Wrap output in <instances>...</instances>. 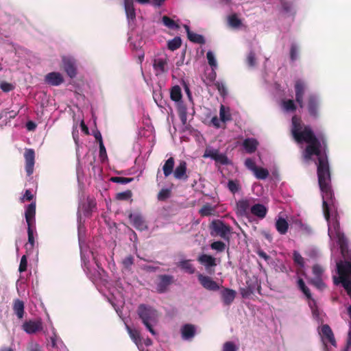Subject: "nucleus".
Returning <instances> with one entry per match:
<instances>
[{"label":"nucleus","instance_id":"f257e3e1","mask_svg":"<svg viewBox=\"0 0 351 351\" xmlns=\"http://www.w3.org/2000/svg\"><path fill=\"white\" fill-rule=\"evenodd\" d=\"M291 122V133L294 139L298 143L305 142L308 144L303 153L304 158L310 160L313 156L317 157V173L322 195L323 213L326 220L329 221L330 213H337L338 204L331 186L326 138L322 134L316 136L311 128L309 125L303 127L301 119L295 115L292 117Z\"/></svg>","mask_w":351,"mask_h":351},{"label":"nucleus","instance_id":"f03ea898","mask_svg":"<svg viewBox=\"0 0 351 351\" xmlns=\"http://www.w3.org/2000/svg\"><path fill=\"white\" fill-rule=\"evenodd\" d=\"M336 234L344 261H340L337 263V271L339 276H334V283L335 285L341 284L347 294L351 298V254L344 250L346 238L343 234L340 232L339 230H337Z\"/></svg>","mask_w":351,"mask_h":351},{"label":"nucleus","instance_id":"7ed1b4c3","mask_svg":"<svg viewBox=\"0 0 351 351\" xmlns=\"http://www.w3.org/2000/svg\"><path fill=\"white\" fill-rule=\"evenodd\" d=\"M137 313L147 330L153 335H155L156 332L152 327V324L156 323L158 321L157 311L150 306L141 304L138 306Z\"/></svg>","mask_w":351,"mask_h":351},{"label":"nucleus","instance_id":"20e7f679","mask_svg":"<svg viewBox=\"0 0 351 351\" xmlns=\"http://www.w3.org/2000/svg\"><path fill=\"white\" fill-rule=\"evenodd\" d=\"M36 202H33L29 204L25 212V220L27 224L28 243L25 245L27 251L32 250L34 246L35 240L33 229L36 223Z\"/></svg>","mask_w":351,"mask_h":351},{"label":"nucleus","instance_id":"39448f33","mask_svg":"<svg viewBox=\"0 0 351 351\" xmlns=\"http://www.w3.org/2000/svg\"><path fill=\"white\" fill-rule=\"evenodd\" d=\"M175 278L171 275L160 274L156 281V289L158 293H165L169 291L171 285L174 284Z\"/></svg>","mask_w":351,"mask_h":351},{"label":"nucleus","instance_id":"423d86ee","mask_svg":"<svg viewBox=\"0 0 351 351\" xmlns=\"http://www.w3.org/2000/svg\"><path fill=\"white\" fill-rule=\"evenodd\" d=\"M320 335L324 344V351H329L328 343H330L331 346L337 347L333 332L329 325L324 324L322 326Z\"/></svg>","mask_w":351,"mask_h":351},{"label":"nucleus","instance_id":"0eeeda50","mask_svg":"<svg viewBox=\"0 0 351 351\" xmlns=\"http://www.w3.org/2000/svg\"><path fill=\"white\" fill-rule=\"evenodd\" d=\"M210 229L222 239H229L228 234L231 232V227L225 224L222 221H213L210 225Z\"/></svg>","mask_w":351,"mask_h":351},{"label":"nucleus","instance_id":"6e6552de","mask_svg":"<svg viewBox=\"0 0 351 351\" xmlns=\"http://www.w3.org/2000/svg\"><path fill=\"white\" fill-rule=\"evenodd\" d=\"M24 158L25 161V171L28 176H30L34 170L35 164V152L33 149L26 148L24 152Z\"/></svg>","mask_w":351,"mask_h":351},{"label":"nucleus","instance_id":"1a4fd4ad","mask_svg":"<svg viewBox=\"0 0 351 351\" xmlns=\"http://www.w3.org/2000/svg\"><path fill=\"white\" fill-rule=\"evenodd\" d=\"M43 322L40 319L27 320L22 325V329L27 334H36L43 330Z\"/></svg>","mask_w":351,"mask_h":351},{"label":"nucleus","instance_id":"9d476101","mask_svg":"<svg viewBox=\"0 0 351 351\" xmlns=\"http://www.w3.org/2000/svg\"><path fill=\"white\" fill-rule=\"evenodd\" d=\"M295 101L300 108L304 107V95L306 89L305 82L302 80H297L295 82Z\"/></svg>","mask_w":351,"mask_h":351},{"label":"nucleus","instance_id":"9b49d317","mask_svg":"<svg viewBox=\"0 0 351 351\" xmlns=\"http://www.w3.org/2000/svg\"><path fill=\"white\" fill-rule=\"evenodd\" d=\"M62 65L64 71L71 77L74 78L77 75L76 61L71 57H62Z\"/></svg>","mask_w":351,"mask_h":351},{"label":"nucleus","instance_id":"f8f14e48","mask_svg":"<svg viewBox=\"0 0 351 351\" xmlns=\"http://www.w3.org/2000/svg\"><path fill=\"white\" fill-rule=\"evenodd\" d=\"M128 218L133 226L138 230L143 231L148 229L146 221L141 214L130 213Z\"/></svg>","mask_w":351,"mask_h":351},{"label":"nucleus","instance_id":"ddd939ff","mask_svg":"<svg viewBox=\"0 0 351 351\" xmlns=\"http://www.w3.org/2000/svg\"><path fill=\"white\" fill-rule=\"evenodd\" d=\"M197 279L200 285L206 290L216 291L219 289V285L211 277L199 274L197 275Z\"/></svg>","mask_w":351,"mask_h":351},{"label":"nucleus","instance_id":"4468645a","mask_svg":"<svg viewBox=\"0 0 351 351\" xmlns=\"http://www.w3.org/2000/svg\"><path fill=\"white\" fill-rule=\"evenodd\" d=\"M307 109L308 114L313 118H317L319 115V102L317 97L314 95H311L308 97Z\"/></svg>","mask_w":351,"mask_h":351},{"label":"nucleus","instance_id":"2eb2a0df","mask_svg":"<svg viewBox=\"0 0 351 351\" xmlns=\"http://www.w3.org/2000/svg\"><path fill=\"white\" fill-rule=\"evenodd\" d=\"M251 203L249 199H243L237 202V214L241 217H250Z\"/></svg>","mask_w":351,"mask_h":351},{"label":"nucleus","instance_id":"dca6fc26","mask_svg":"<svg viewBox=\"0 0 351 351\" xmlns=\"http://www.w3.org/2000/svg\"><path fill=\"white\" fill-rule=\"evenodd\" d=\"M173 177L176 180L186 181L189 178L187 174V163L184 160H180L173 171Z\"/></svg>","mask_w":351,"mask_h":351},{"label":"nucleus","instance_id":"f3484780","mask_svg":"<svg viewBox=\"0 0 351 351\" xmlns=\"http://www.w3.org/2000/svg\"><path fill=\"white\" fill-rule=\"evenodd\" d=\"M197 261L205 267L209 274H212L215 273L214 269L211 270V267H214L217 265L216 259L214 257L204 254L198 257Z\"/></svg>","mask_w":351,"mask_h":351},{"label":"nucleus","instance_id":"a211bd4d","mask_svg":"<svg viewBox=\"0 0 351 351\" xmlns=\"http://www.w3.org/2000/svg\"><path fill=\"white\" fill-rule=\"evenodd\" d=\"M180 332L183 340L191 341L196 335V327L193 324H186L182 326Z\"/></svg>","mask_w":351,"mask_h":351},{"label":"nucleus","instance_id":"6ab92c4d","mask_svg":"<svg viewBox=\"0 0 351 351\" xmlns=\"http://www.w3.org/2000/svg\"><path fill=\"white\" fill-rule=\"evenodd\" d=\"M267 213V207L262 204H255L250 208V215L258 217L260 219H264Z\"/></svg>","mask_w":351,"mask_h":351},{"label":"nucleus","instance_id":"aec40b11","mask_svg":"<svg viewBox=\"0 0 351 351\" xmlns=\"http://www.w3.org/2000/svg\"><path fill=\"white\" fill-rule=\"evenodd\" d=\"M45 82L51 86H59L64 82V78L61 73L58 72H51L46 75Z\"/></svg>","mask_w":351,"mask_h":351},{"label":"nucleus","instance_id":"412c9836","mask_svg":"<svg viewBox=\"0 0 351 351\" xmlns=\"http://www.w3.org/2000/svg\"><path fill=\"white\" fill-rule=\"evenodd\" d=\"M51 351H69L64 345L62 341L58 337L56 333L50 337Z\"/></svg>","mask_w":351,"mask_h":351},{"label":"nucleus","instance_id":"4be33fe9","mask_svg":"<svg viewBox=\"0 0 351 351\" xmlns=\"http://www.w3.org/2000/svg\"><path fill=\"white\" fill-rule=\"evenodd\" d=\"M221 298L225 305H230L236 297V291L229 288H223L221 291Z\"/></svg>","mask_w":351,"mask_h":351},{"label":"nucleus","instance_id":"5701e85b","mask_svg":"<svg viewBox=\"0 0 351 351\" xmlns=\"http://www.w3.org/2000/svg\"><path fill=\"white\" fill-rule=\"evenodd\" d=\"M184 27L186 29L187 37L190 41L197 44L205 43V39L202 35L191 32L187 25H184Z\"/></svg>","mask_w":351,"mask_h":351},{"label":"nucleus","instance_id":"b1692460","mask_svg":"<svg viewBox=\"0 0 351 351\" xmlns=\"http://www.w3.org/2000/svg\"><path fill=\"white\" fill-rule=\"evenodd\" d=\"M123 2L128 19L129 21H134L136 19V12L133 1L132 0H123Z\"/></svg>","mask_w":351,"mask_h":351},{"label":"nucleus","instance_id":"393cba45","mask_svg":"<svg viewBox=\"0 0 351 351\" xmlns=\"http://www.w3.org/2000/svg\"><path fill=\"white\" fill-rule=\"evenodd\" d=\"M13 311L19 319H22L24 315V302L19 299H16L13 302Z\"/></svg>","mask_w":351,"mask_h":351},{"label":"nucleus","instance_id":"a878e982","mask_svg":"<svg viewBox=\"0 0 351 351\" xmlns=\"http://www.w3.org/2000/svg\"><path fill=\"white\" fill-rule=\"evenodd\" d=\"M175 159L173 157L169 158L162 166L164 176L167 178L173 173Z\"/></svg>","mask_w":351,"mask_h":351},{"label":"nucleus","instance_id":"bb28decb","mask_svg":"<svg viewBox=\"0 0 351 351\" xmlns=\"http://www.w3.org/2000/svg\"><path fill=\"white\" fill-rule=\"evenodd\" d=\"M258 144V143L256 139L248 138L243 141V146L247 153L252 154L256 150Z\"/></svg>","mask_w":351,"mask_h":351},{"label":"nucleus","instance_id":"cd10ccee","mask_svg":"<svg viewBox=\"0 0 351 351\" xmlns=\"http://www.w3.org/2000/svg\"><path fill=\"white\" fill-rule=\"evenodd\" d=\"M276 228L280 234H285L289 229V223L284 218L280 217L276 221Z\"/></svg>","mask_w":351,"mask_h":351},{"label":"nucleus","instance_id":"c85d7f7f","mask_svg":"<svg viewBox=\"0 0 351 351\" xmlns=\"http://www.w3.org/2000/svg\"><path fill=\"white\" fill-rule=\"evenodd\" d=\"M167 64V59L157 58L154 60L153 66L155 71L162 73L167 71V70L165 69Z\"/></svg>","mask_w":351,"mask_h":351},{"label":"nucleus","instance_id":"c756f323","mask_svg":"<svg viewBox=\"0 0 351 351\" xmlns=\"http://www.w3.org/2000/svg\"><path fill=\"white\" fill-rule=\"evenodd\" d=\"M178 267L189 274H193L195 271V267L191 263L189 260H184L179 262Z\"/></svg>","mask_w":351,"mask_h":351},{"label":"nucleus","instance_id":"7c9ffc66","mask_svg":"<svg viewBox=\"0 0 351 351\" xmlns=\"http://www.w3.org/2000/svg\"><path fill=\"white\" fill-rule=\"evenodd\" d=\"M280 2L282 10L285 14L289 15H294L295 14L293 5L291 2L287 1L286 0H280Z\"/></svg>","mask_w":351,"mask_h":351},{"label":"nucleus","instance_id":"2f4dec72","mask_svg":"<svg viewBox=\"0 0 351 351\" xmlns=\"http://www.w3.org/2000/svg\"><path fill=\"white\" fill-rule=\"evenodd\" d=\"M228 23L232 28H239L242 25L241 21L235 13L228 17Z\"/></svg>","mask_w":351,"mask_h":351},{"label":"nucleus","instance_id":"473e14b6","mask_svg":"<svg viewBox=\"0 0 351 351\" xmlns=\"http://www.w3.org/2000/svg\"><path fill=\"white\" fill-rule=\"evenodd\" d=\"M179 118L183 125L186 123L187 120V108L184 104H180L178 109Z\"/></svg>","mask_w":351,"mask_h":351},{"label":"nucleus","instance_id":"72a5a7b5","mask_svg":"<svg viewBox=\"0 0 351 351\" xmlns=\"http://www.w3.org/2000/svg\"><path fill=\"white\" fill-rule=\"evenodd\" d=\"M171 99L174 101H179L182 98L181 88L179 86H174L170 93Z\"/></svg>","mask_w":351,"mask_h":351},{"label":"nucleus","instance_id":"f704fd0d","mask_svg":"<svg viewBox=\"0 0 351 351\" xmlns=\"http://www.w3.org/2000/svg\"><path fill=\"white\" fill-rule=\"evenodd\" d=\"M182 40L180 37L176 36L171 40L168 41L167 47L171 51H175L180 47Z\"/></svg>","mask_w":351,"mask_h":351},{"label":"nucleus","instance_id":"c9c22d12","mask_svg":"<svg viewBox=\"0 0 351 351\" xmlns=\"http://www.w3.org/2000/svg\"><path fill=\"white\" fill-rule=\"evenodd\" d=\"M257 179L265 180L269 176V171L267 169L263 167H257L253 172Z\"/></svg>","mask_w":351,"mask_h":351},{"label":"nucleus","instance_id":"e433bc0d","mask_svg":"<svg viewBox=\"0 0 351 351\" xmlns=\"http://www.w3.org/2000/svg\"><path fill=\"white\" fill-rule=\"evenodd\" d=\"M162 21L163 24L171 29H176L179 28V25L173 19L167 16H163Z\"/></svg>","mask_w":351,"mask_h":351},{"label":"nucleus","instance_id":"4c0bfd02","mask_svg":"<svg viewBox=\"0 0 351 351\" xmlns=\"http://www.w3.org/2000/svg\"><path fill=\"white\" fill-rule=\"evenodd\" d=\"M298 288L302 291L308 299H311L312 295L310 289L306 286L304 281L302 278L298 280Z\"/></svg>","mask_w":351,"mask_h":351},{"label":"nucleus","instance_id":"58836bf2","mask_svg":"<svg viewBox=\"0 0 351 351\" xmlns=\"http://www.w3.org/2000/svg\"><path fill=\"white\" fill-rule=\"evenodd\" d=\"M214 212V208L211 205L207 204L202 207L199 213L201 215V216L207 217L213 215Z\"/></svg>","mask_w":351,"mask_h":351},{"label":"nucleus","instance_id":"ea45409f","mask_svg":"<svg viewBox=\"0 0 351 351\" xmlns=\"http://www.w3.org/2000/svg\"><path fill=\"white\" fill-rule=\"evenodd\" d=\"M134 180V178H125V177H119V176H114L111 177L110 178V181L114 182V183H119L121 184H128Z\"/></svg>","mask_w":351,"mask_h":351},{"label":"nucleus","instance_id":"a19ab883","mask_svg":"<svg viewBox=\"0 0 351 351\" xmlns=\"http://www.w3.org/2000/svg\"><path fill=\"white\" fill-rule=\"evenodd\" d=\"M127 330L131 339L134 341L136 344H138L141 341L139 332L136 330L132 329L128 326H127Z\"/></svg>","mask_w":351,"mask_h":351},{"label":"nucleus","instance_id":"79ce46f5","mask_svg":"<svg viewBox=\"0 0 351 351\" xmlns=\"http://www.w3.org/2000/svg\"><path fill=\"white\" fill-rule=\"evenodd\" d=\"M293 260L295 265L300 266V267H304V259L302 255L296 250L293 251Z\"/></svg>","mask_w":351,"mask_h":351},{"label":"nucleus","instance_id":"37998d69","mask_svg":"<svg viewBox=\"0 0 351 351\" xmlns=\"http://www.w3.org/2000/svg\"><path fill=\"white\" fill-rule=\"evenodd\" d=\"M132 196V192L130 190H127L123 192L118 193L116 195V199L120 201H126L131 199Z\"/></svg>","mask_w":351,"mask_h":351},{"label":"nucleus","instance_id":"c03bdc74","mask_svg":"<svg viewBox=\"0 0 351 351\" xmlns=\"http://www.w3.org/2000/svg\"><path fill=\"white\" fill-rule=\"evenodd\" d=\"M171 196V190L169 189H162L158 193L157 198L159 201H165Z\"/></svg>","mask_w":351,"mask_h":351},{"label":"nucleus","instance_id":"a18cd8bd","mask_svg":"<svg viewBox=\"0 0 351 351\" xmlns=\"http://www.w3.org/2000/svg\"><path fill=\"white\" fill-rule=\"evenodd\" d=\"M210 247L217 252H222L226 249V244L221 241H214L210 244Z\"/></svg>","mask_w":351,"mask_h":351},{"label":"nucleus","instance_id":"49530a36","mask_svg":"<svg viewBox=\"0 0 351 351\" xmlns=\"http://www.w3.org/2000/svg\"><path fill=\"white\" fill-rule=\"evenodd\" d=\"M228 188L233 194H234L239 191L240 185L238 181L230 180L228 182Z\"/></svg>","mask_w":351,"mask_h":351},{"label":"nucleus","instance_id":"de8ad7c7","mask_svg":"<svg viewBox=\"0 0 351 351\" xmlns=\"http://www.w3.org/2000/svg\"><path fill=\"white\" fill-rule=\"evenodd\" d=\"M214 84L221 96L225 97L227 95L228 91L224 83L217 81Z\"/></svg>","mask_w":351,"mask_h":351},{"label":"nucleus","instance_id":"09e8293b","mask_svg":"<svg viewBox=\"0 0 351 351\" xmlns=\"http://www.w3.org/2000/svg\"><path fill=\"white\" fill-rule=\"evenodd\" d=\"M27 351H43L41 346L37 342L31 341L28 343Z\"/></svg>","mask_w":351,"mask_h":351},{"label":"nucleus","instance_id":"8fccbe9b","mask_svg":"<svg viewBox=\"0 0 351 351\" xmlns=\"http://www.w3.org/2000/svg\"><path fill=\"white\" fill-rule=\"evenodd\" d=\"M283 107L287 111L293 112L296 110V106L294 104L293 100L288 99L283 101Z\"/></svg>","mask_w":351,"mask_h":351},{"label":"nucleus","instance_id":"3c124183","mask_svg":"<svg viewBox=\"0 0 351 351\" xmlns=\"http://www.w3.org/2000/svg\"><path fill=\"white\" fill-rule=\"evenodd\" d=\"M219 116L221 121L224 123L231 119L230 113L226 112L225 108L223 105H221L220 108Z\"/></svg>","mask_w":351,"mask_h":351},{"label":"nucleus","instance_id":"603ef678","mask_svg":"<svg viewBox=\"0 0 351 351\" xmlns=\"http://www.w3.org/2000/svg\"><path fill=\"white\" fill-rule=\"evenodd\" d=\"M241 294L243 298H250L254 293V289L251 287H246L240 289Z\"/></svg>","mask_w":351,"mask_h":351},{"label":"nucleus","instance_id":"864d4df0","mask_svg":"<svg viewBox=\"0 0 351 351\" xmlns=\"http://www.w3.org/2000/svg\"><path fill=\"white\" fill-rule=\"evenodd\" d=\"M0 88L5 93H8L14 88V86L9 82L3 81L0 83Z\"/></svg>","mask_w":351,"mask_h":351},{"label":"nucleus","instance_id":"5fc2aeb1","mask_svg":"<svg viewBox=\"0 0 351 351\" xmlns=\"http://www.w3.org/2000/svg\"><path fill=\"white\" fill-rule=\"evenodd\" d=\"M27 259L26 255H23L20 261L19 271L20 273L24 272L27 270Z\"/></svg>","mask_w":351,"mask_h":351},{"label":"nucleus","instance_id":"6e6d98bb","mask_svg":"<svg viewBox=\"0 0 351 351\" xmlns=\"http://www.w3.org/2000/svg\"><path fill=\"white\" fill-rule=\"evenodd\" d=\"M324 269L320 265L316 264L313 265V273L316 278H321Z\"/></svg>","mask_w":351,"mask_h":351},{"label":"nucleus","instance_id":"4d7b16f0","mask_svg":"<svg viewBox=\"0 0 351 351\" xmlns=\"http://www.w3.org/2000/svg\"><path fill=\"white\" fill-rule=\"evenodd\" d=\"M238 348L232 341H227L223 344V351H237Z\"/></svg>","mask_w":351,"mask_h":351},{"label":"nucleus","instance_id":"13d9d810","mask_svg":"<svg viewBox=\"0 0 351 351\" xmlns=\"http://www.w3.org/2000/svg\"><path fill=\"white\" fill-rule=\"evenodd\" d=\"M298 47L296 45L292 44L290 49V58L291 61H295L298 58Z\"/></svg>","mask_w":351,"mask_h":351},{"label":"nucleus","instance_id":"bf43d9fd","mask_svg":"<svg viewBox=\"0 0 351 351\" xmlns=\"http://www.w3.org/2000/svg\"><path fill=\"white\" fill-rule=\"evenodd\" d=\"M245 165L248 169L251 170L253 172L258 167L254 160H252V158H247L245 161Z\"/></svg>","mask_w":351,"mask_h":351},{"label":"nucleus","instance_id":"052dcab7","mask_svg":"<svg viewBox=\"0 0 351 351\" xmlns=\"http://www.w3.org/2000/svg\"><path fill=\"white\" fill-rule=\"evenodd\" d=\"M123 266L128 269L134 264V258L132 255L126 256L122 261Z\"/></svg>","mask_w":351,"mask_h":351},{"label":"nucleus","instance_id":"680f3d73","mask_svg":"<svg viewBox=\"0 0 351 351\" xmlns=\"http://www.w3.org/2000/svg\"><path fill=\"white\" fill-rule=\"evenodd\" d=\"M247 63L250 66H254L256 64V56L253 51H250L247 57Z\"/></svg>","mask_w":351,"mask_h":351},{"label":"nucleus","instance_id":"e2e57ef3","mask_svg":"<svg viewBox=\"0 0 351 351\" xmlns=\"http://www.w3.org/2000/svg\"><path fill=\"white\" fill-rule=\"evenodd\" d=\"M206 58L208 60V62L210 66H215L217 64V62L215 58L214 54L212 51H209L206 53Z\"/></svg>","mask_w":351,"mask_h":351},{"label":"nucleus","instance_id":"0e129e2a","mask_svg":"<svg viewBox=\"0 0 351 351\" xmlns=\"http://www.w3.org/2000/svg\"><path fill=\"white\" fill-rule=\"evenodd\" d=\"M215 160L220 162L222 165H226L228 162L227 156L223 154H220L219 152L216 156Z\"/></svg>","mask_w":351,"mask_h":351},{"label":"nucleus","instance_id":"69168bd1","mask_svg":"<svg viewBox=\"0 0 351 351\" xmlns=\"http://www.w3.org/2000/svg\"><path fill=\"white\" fill-rule=\"evenodd\" d=\"M34 198L33 194L31 193V191L29 189H27L25 192V194L21 197V201L24 202L25 200L27 201H31Z\"/></svg>","mask_w":351,"mask_h":351},{"label":"nucleus","instance_id":"338daca9","mask_svg":"<svg viewBox=\"0 0 351 351\" xmlns=\"http://www.w3.org/2000/svg\"><path fill=\"white\" fill-rule=\"evenodd\" d=\"M99 156L101 158L107 156L106 150L103 141H101L99 144Z\"/></svg>","mask_w":351,"mask_h":351},{"label":"nucleus","instance_id":"774afa93","mask_svg":"<svg viewBox=\"0 0 351 351\" xmlns=\"http://www.w3.org/2000/svg\"><path fill=\"white\" fill-rule=\"evenodd\" d=\"M343 351H351V331L348 332L347 344Z\"/></svg>","mask_w":351,"mask_h":351}]
</instances>
